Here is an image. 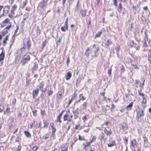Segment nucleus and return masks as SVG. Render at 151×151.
<instances>
[{
    "label": "nucleus",
    "mask_w": 151,
    "mask_h": 151,
    "mask_svg": "<svg viewBox=\"0 0 151 151\" xmlns=\"http://www.w3.org/2000/svg\"><path fill=\"white\" fill-rule=\"evenodd\" d=\"M30 59V56L27 55H25L23 57V60L21 62L23 65H24Z\"/></svg>",
    "instance_id": "obj_1"
},
{
    "label": "nucleus",
    "mask_w": 151,
    "mask_h": 151,
    "mask_svg": "<svg viewBox=\"0 0 151 151\" xmlns=\"http://www.w3.org/2000/svg\"><path fill=\"white\" fill-rule=\"evenodd\" d=\"M68 19H66V21L65 22V24L64 25L61 27V30L63 32H65L66 30L68 29Z\"/></svg>",
    "instance_id": "obj_2"
},
{
    "label": "nucleus",
    "mask_w": 151,
    "mask_h": 151,
    "mask_svg": "<svg viewBox=\"0 0 151 151\" xmlns=\"http://www.w3.org/2000/svg\"><path fill=\"white\" fill-rule=\"evenodd\" d=\"M144 116L143 111L141 109H139L137 112V120Z\"/></svg>",
    "instance_id": "obj_3"
},
{
    "label": "nucleus",
    "mask_w": 151,
    "mask_h": 151,
    "mask_svg": "<svg viewBox=\"0 0 151 151\" xmlns=\"http://www.w3.org/2000/svg\"><path fill=\"white\" fill-rule=\"evenodd\" d=\"M95 45L94 44L93 45V47H94L95 50H93L94 53L93 54L92 53V56H96V52L98 51V47L97 46H96L95 47Z\"/></svg>",
    "instance_id": "obj_4"
},
{
    "label": "nucleus",
    "mask_w": 151,
    "mask_h": 151,
    "mask_svg": "<svg viewBox=\"0 0 151 151\" xmlns=\"http://www.w3.org/2000/svg\"><path fill=\"white\" fill-rule=\"evenodd\" d=\"M70 127V125H69L68 126V123H67L64 124L63 127V129L64 130L67 132L69 130Z\"/></svg>",
    "instance_id": "obj_5"
},
{
    "label": "nucleus",
    "mask_w": 151,
    "mask_h": 151,
    "mask_svg": "<svg viewBox=\"0 0 151 151\" xmlns=\"http://www.w3.org/2000/svg\"><path fill=\"white\" fill-rule=\"evenodd\" d=\"M71 76V73L69 72H68L65 76V78L66 80H69Z\"/></svg>",
    "instance_id": "obj_6"
},
{
    "label": "nucleus",
    "mask_w": 151,
    "mask_h": 151,
    "mask_svg": "<svg viewBox=\"0 0 151 151\" xmlns=\"http://www.w3.org/2000/svg\"><path fill=\"white\" fill-rule=\"evenodd\" d=\"M17 8V6L15 5H14L12 8V9L11 11V14L13 15L14 14V11L16 10Z\"/></svg>",
    "instance_id": "obj_7"
},
{
    "label": "nucleus",
    "mask_w": 151,
    "mask_h": 151,
    "mask_svg": "<svg viewBox=\"0 0 151 151\" xmlns=\"http://www.w3.org/2000/svg\"><path fill=\"white\" fill-rule=\"evenodd\" d=\"M64 121L68 120L69 121H71L70 118V116L67 115H65L63 118Z\"/></svg>",
    "instance_id": "obj_8"
},
{
    "label": "nucleus",
    "mask_w": 151,
    "mask_h": 151,
    "mask_svg": "<svg viewBox=\"0 0 151 151\" xmlns=\"http://www.w3.org/2000/svg\"><path fill=\"white\" fill-rule=\"evenodd\" d=\"M38 92V90H34L33 91L32 95L34 98H35L37 95Z\"/></svg>",
    "instance_id": "obj_9"
},
{
    "label": "nucleus",
    "mask_w": 151,
    "mask_h": 151,
    "mask_svg": "<svg viewBox=\"0 0 151 151\" xmlns=\"http://www.w3.org/2000/svg\"><path fill=\"white\" fill-rule=\"evenodd\" d=\"M133 104V103L132 102H131V103H130L126 107V109L127 110H129L131 109V108Z\"/></svg>",
    "instance_id": "obj_10"
},
{
    "label": "nucleus",
    "mask_w": 151,
    "mask_h": 151,
    "mask_svg": "<svg viewBox=\"0 0 151 151\" xmlns=\"http://www.w3.org/2000/svg\"><path fill=\"white\" fill-rule=\"evenodd\" d=\"M122 129L123 130H126L127 129V127L125 123H123L122 125Z\"/></svg>",
    "instance_id": "obj_11"
},
{
    "label": "nucleus",
    "mask_w": 151,
    "mask_h": 151,
    "mask_svg": "<svg viewBox=\"0 0 151 151\" xmlns=\"http://www.w3.org/2000/svg\"><path fill=\"white\" fill-rule=\"evenodd\" d=\"M136 143V141L135 140H133L131 142V146L134 147Z\"/></svg>",
    "instance_id": "obj_12"
},
{
    "label": "nucleus",
    "mask_w": 151,
    "mask_h": 151,
    "mask_svg": "<svg viewBox=\"0 0 151 151\" xmlns=\"http://www.w3.org/2000/svg\"><path fill=\"white\" fill-rule=\"evenodd\" d=\"M115 145V142L114 141H113L111 142V143L110 144H108V146L109 147H111L114 146Z\"/></svg>",
    "instance_id": "obj_13"
},
{
    "label": "nucleus",
    "mask_w": 151,
    "mask_h": 151,
    "mask_svg": "<svg viewBox=\"0 0 151 151\" xmlns=\"http://www.w3.org/2000/svg\"><path fill=\"white\" fill-rule=\"evenodd\" d=\"M44 84V82L43 81H42L39 84V87L40 89V90H42V88L43 87Z\"/></svg>",
    "instance_id": "obj_14"
},
{
    "label": "nucleus",
    "mask_w": 151,
    "mask_h": 151,
    "mask_svg": "<svg viewBox=\"0 0 151 151\" xmlns=\"http://www.w3.org/2000/svg\"><path fill=\"white\" fill-rule=\"evenodd\" d=\"M112 43V42L111 40H108L105 43V45L106 46H108L110 45Z\"/></svg>",
    "instance_id": "obj_15"
},
{
    "label": "nucleus",
    "mask_w": 151,
    "mask_h": 151,
    "mask_svg": "<svg viewBox=\"0 0 151 151\" xmlns=\"http://www.w3.org/2000/svg\"><path fill=\"white\" fill-rule=\"evenodd\" d=\"M104 132L106 134V135L107 136L110 135L111 134V131H108L106 128H105L104 130Z\"/></svg>",
    "instance_id": "obj_16"
},
{
    "label": "nucleus",
    "mask_w": 151,
    "mask_h": 151,
    "mask_svg": "<svg viewBox=\"0 0 151 151\" xmlns=\"http://www.w3.org/2000/svg\"><path fill=\"white\" fill-rule=\"evenodd\" d=\"M28 13H25L24 15L23 20L25 21V19L28 18Z\"/></svg>",
    "instance_id": "obj_17"
},
{
    "label": "nucleus",
    "mask_w": 151,
    "mask_h": 151,
    "mask_svg": "<svg viewBox=\"0 0 151 151\" xmlns=\"http://www.w3.org/2000/svg\"><path fill=\"white\" fill-rule=\"evenodd\" d=\"M4 58V53L3 52H1L0 54V61H2Z\"/></svg>",
    "instance_id": "obj_18"
},
{
    "label": "nucleus",
    "mask_w": 151,
    "mask_h": 151,
    "mask_svg": "<svg viewBox=\"0 0 151 151\" xmlns=\"http://www.w3.org/2000/svg\"><path fill=\"white\" fill-rule=\"evenodd\" d=\"M10 108L9 106H7L6 109V111L4 112V114H8L10 112Z\"/></svg>",
    "instance_id": "obj_19"
},
{
    "label": "nucleus",
    "mask_w": 151,
    "mask_h": 151,
    "mask_svg": "<svg viewBox=\"0 0 151 151\" xmlns=\"http://www.w3.org/2000/svg\"><path fill=\"white\" fill-rule=\"evenodd\" d=\"M62 112L60 114H59L57 118V119L56 121L59 122L60 123L61 122V121L60 119V117L62 115Z\"/></svg>",
    "instance_id": "obj_20"
},
{
    "label": "nucleus",
    "mask_w": 151,
    "mask_h": 151,
    "mask_svg": "<svg viewBox=\"0 0 151 151\" xmlns=\"http://www.w3.org/2000/svg\"><path fill=\"white\" fill-rule=\"evenodd\" d=\"M39 5L42 8H43L45 5V1L40 3L39 4Z\"/></svg>",
    "instance_id": "obj_21"
},
{
    "label": "nucleus",
    "mask_w": 151,
    "mask_h": 151,
    "mask_svg": "<svg viewBox=\"0 0 151 151\" xmlns=\"http://www.w3.org/2000/svg\"><path fill=\"white\" fill-rule=\"evenodd\" d=\"M24 133L26 136L28 137H30V133L27 131H25Z\"/></svg>",
    "instance_id": "obj_22"
},
{
    "label": "nucleus",
    "mask_w": 151,
    "mask_h": 151,
    "mask_svg": "<svg viewBox=\"0 0 151 151\" xmlns=\"http://www.w3.org/2000/svg\"><path fill=\"white\" fill-rule=\"evenodd\" d=\"M80 99L78 101H80V100H82L83 101L85 99V98L83 96L82 94H81L79 96Z\"/></svg>",
    "instance_id": "obj_23"
},
{
    "label": "nucleus",
    "mask_w": 151,
    "mask_h": 151,
    "mask_svg": "<svg viewBox=\"0 0 151 151\" xmlns=\"http://www.w3.org/2000/svg\"><path fill=\"white\" fill-rule=\"evenodd\" d=\"M101 33V32H99L95 35V37L96 38L99 37Z\"/></svg>",
    "instance_id": "obj_24"
},
{
    "label": "nucleus",
    "mask_w": 151,
    "mask_h": 151,
    "mask_svg": "<svg viewBox=\"0 0 151 151\" xmlns=\"http://www.w3.org/2000/svg\"><path fill=\"white\" fill-rule=\"evenodd\" d=\"M79 139L80 140H83L85 139V137L84 136L81 137L80 135H78Z\"/></svg>",
    "instance_id": "obj_25"
},
{
    "label": "nucleus",
    "mask_w": 151,
    "mask_h": 151,
    "mask_svg": "<svg viewBox=\"0 0 151 151\" xmlns=\"http://www.w3.org/2000/svg\"><path fill=\"white\" fill-rule=\"evenodd\" d=\"M53 126H54V124H52V133H54L55 132V131H56V129Z\"/></svg>",
    "instance_id": "obj_26"
},
{
    "label": "nucleus",
    "mask_w": 151,
    "mask_h": 151,
    "mask_svg": "<svg viewBox=\"0 0 151 151\" xmlns=\"http://www.w3.org/2000/svg\"><path fill=\"white\" fill-rule=\"evenodd\" d=\"M143 99L142 102V104L143 105V104H145L146 102V99L144 98H143Z\"/></svg>",
    "instance_id": "obj_27"
},
{
    "label": "nucleus",
    "mask_w": 151,
    "mask_h": 151,
    "mask_svg": "<svg viewBox=\"0 0 151 151\" xmlns=\"http://www.w3.org/2000/svg\"><path fill=\"white\" fill-rule=\"evenodd\" d=\"M27 45L28 49H29L31 46V44L30 43V42L29 41H28L27 42Z\"/></svg>",
    "instance_id": "obj_28"
},
{
    "label": "nucleus",
    "mask_w": 151,
    "mask_h": 151,
    "mask_svg": "<svg viewBox=\"0 0 151 151\" xmlns=\"http://www.w3.org/2000/svg\"><path fill=\"white\" fill-rule=\"evenodd\" d=\"M86 102H84L82 104L83 108V109H85L86 107Z\"/></svg>",
    "instance_id": "obj_29"
},
{
    "label": "nucleus",
    "mask_w": 151,
    "mask_h": 151,
    "mask_svg": "<svg viewBox=\"0 0 151 151\" xmlns=\"http://www.w3.org/2000/svg\"><path fill=\"white\" fill-rule=\"evenodd\" d=\"M8 36H6L5 38L4 41L3 43L4 44H5L6 43V41L8 40Z\"/></svg>",
    "instance_id": "obj_30"
},
{
    "label": "nucleus",
    "mask_w": 151,
    "mask_h": 151,
    "mask_svg": "<svg viewBox=\"0 0 151 151\" xmlns=\"http://www.w3.org/2000/svg\"><path fill=\"white\" fill-rule=\"evenodd\" d=\"M62 96V93H60L58 92L57 94V96L58 98H60Z\"/></svg>",
    "instance_id": "obj_31"
},
{
    "label": "nucleus",
    "mask_w": 151,
    "mask_h": 151,
    "mask_svg": "<svg viewBox=\"0 0 151 151\" xmlns=\"http://www.w3.org/2000/svg\"><path fill=\"white\" fill-rule=\"evenodd\" d=\"M38 149L37 146H34L32 148V150L33 151H36Z\"/></svg>",
    "instance_id": "obj_32"
},
{
    "label": "nucleus",
    "mask_w": 151,
    "mask_h": 151,
    "mask_svg": "<svg viewBox=\"0 0 151 151\" xmlns=\"http://www.w3.org/2000/svg\"><path fill=\"white\" fill-rule=\"evenodd\" d=\"M91 143V142H88L86 144V145H84V144H83V145L84 146V147H88Z\"/></svg>",
    "instance_id": "obj_33"
},
{
    "label": "nucleus",
    "mask_w": 151,
    "mask_h": 151,
    "mask_svg": "<svg viewBox=\"0 0 151 151\" xmlns=\"http://www.w3.org/2000/svg\"><path fill=\"white\" fill-rule=\"evenodd\" d=\"M119 49H120V47L119 46H117L115 49V50L116 51V52L117 54H118V53L119 52Z\"/></svg>",
    "instance_id": "obj_34"
},
{
    "label": "nucleus",
    "mask_w": 151,
    "mask_h": 151,
    "mask_svg": "<svg viewBox=\"0 0 151 151\" xmlns=\"http://www.w3.org/2000/svg\"><path fill=\"white\" fill-rule=\"evenodd\" d=\"M81 13L82 14V15L83 16H85L86 15V12L84 11H81Z\"/></svg>",
    "instance_id": "obj_35"
},
{
    "label": "nucleus",
    "mask_w": 151,
    "mask_h": 151,
    "mask_svg": "<svg viewBox=\"0 0 151 151\" xmlns=\"http://www.w3.org/2000/svg\"><path fill=\"white\" fill-rule=\"evenodd\" d=\"M143 138L144 139V142H146L147 141V139L146 136L145 135L143 136Z\"/></svg>",
    "instance_id": "obj_36"
},
{
    "label": "nucleus",
    "mask_w": 151,
    "mask_h": 151,
    "mask_svg": "<svg viewBox=\"0 0 151 151\" xmlns=\"http://www.w3.org/2000/svg\"><path fill=\"white\" fill-rule=\"evenodd\" d=\"M9 20L8 19H6L5 20L3 21V23H7L9 22Z\"/></svg>",
    "instance_id": "obj_37"
},
{
    "label": "nucleus",
    "mask_w": 151,
    "mask_h": 151,
    "mask_svg": "<svg viewBox=\"0 0 151 151\" xmlns=\"http://www.w3.org/2000/svg\"><path fill=\"white\" fill-rule=\"evenodd\" d=\"M111 68H109L108 70V73L109 76H110L111 74Z\"/></svg>",
    "instance_id": "obj_38"
},
{
    "label": "nucleus",
    "mask_w": 151,
    "mask_h": 151,
    "mask_svg": "<svg viewBox=\"0 0 151 151\" xmlns=\"http://www.w3.org/2000/svg\"><path fill=\"white\" fill-rule=\"evenodd\" d=\"M96 139V137H95V136H94L93 137L92 140L90 142H91V143H92L93 141H94Z\"/></svg>",
    "instance_id": "obj_39"
},
{
    "label": "nucleus",
    "mask_w": 151,
    "mask_h": 151,
    "mask_svg": "<svg viewBox=\"0 0 151 151\" xmlns=\"http://www.w3.org/2000/svg\"><path fill=\"white\" fill-rule=\"evenodd\" d=\"M37 33H40V32L39 30V27H37Z\"/></svg>",
    "instance_id": "obj_40"
},
{
    "label": "nucleus",
    "mask_w": 151,
    "mask_h": 151,
    "mask_svg": "<svg viewBox=\"0 0 151 151\" xmlns=\"http://www.w3.org/2000/svg\"><path fill=\"white\" fill-rule=\"evenodd\" d=\"M141 91H139V92H138L139 94L140 95L142 96V98H144V94L143 93H141Z\"/></svg>",
    "instance_id": "obj_41"
},
{
    "label": "nucleus",
    "mask_w": 151,
    "mask_h": 151,
    "mask_svg": "<svg viewBox=\"0 0 151 151\" xmlns=\"http://www.w3.org/2000/svg\"><path fill=\"white\" fill-rule=\"evenodd\" d=\"M21 149V147L20 146H19L17 149V150H16V151H19Z\"/></svg>",
    "instance_id": "obj_42"
},
{
    "label": "nucleus",
    "mask_w": 151,
    "mask_h": 151,
    "mask_svg": "<svg viewBox=\"0 0 151 151\" xmlns=\"http://www.w3.org/2000/svg\"><path fill=\"white\" fill-rule=\"evenodd\" d=\"M52 92L51 91H49L48 92V95L50 96L51 95L52 93Z\"/></svg>",
    "instance_id": "obj_43"
},
{
    "label": "nucleus",
    "mask_w": 151,
    "mask_h": 151,
    "mask_svg": "<svg viewBox=\"0 0 151 151\" xmlns=\"http://www.w3.org/2000/svg\"><path fill=\"white\" fill-rule=\"evenodd\" d=\"M41 115L42 116L44 115L45 114V111H43L42 110H41Z\"/></svg>",
    "instance_id": "obj_44"
},
{
    "label": "nucleus",
    "mask_w": 151,
    "mask_h": 151,
    "mask_svg": "<svg viewBox=\"0 0 151 151\" xmlns=\"http://www.w3.org/2000/svg\"><path fill=\"white\" fill-rule=\"evenodd\" d=\"M48 125V123L47 122H44V127H47Z\"/></svg>",
    "instance_id": "obj_45"
},
{
    "label": "nucleus",
    "mask_w": 151,
    "mask_h": 151,
    "mask_svg": "<svg viewBox=\"0 0 151 151\" xmlns=\"http://www.w3.org/2000/svg\"><path fill=\"white\" fill-rule=\"evenodd\" d=\"M104 136L103 135H102L101 136L99 137V139L101 140L103 139H104Z\"/></svg>",
    "instance_id": "obj_46"
},
{
    "label": "nucleus",
    "mask_w": 151,
    "mask_h": 151,
    "mask_svg": "<svg viewBox=\"0 0 151 151\" xmlns=\"http://www.w3.org/2000/svg\"><path fill=\"white\" fill-rule=\"evenodd\" d=\"M83 120L84 122H85L86 119V116H84L83 118Z\"/></svg>",
    "instance_id": "obj_47"
},
{
    "label": "nucleus",
    "mask_w": 151,
    "mask_h": 151,
    "mask_svg": "<svg viewBox=\"0 0 151 151\" xmlns=\"http://www.w3.org/2000/svg\"><path fill=\"white\" fill-rule=\"evenodd\" d=\"M144 81H143L142 84H141L140 85V87L141 88H141H142L143 87V86L144 85Z\"/></svg>",
    "instance_id": "obj_48"
},
{
    "label": "nucleus",
    "mask_w": 151,
    "mask_h": 151,
    "mask_svg": "<svg viewBox=\"0 0 151 151\" xmlns=\"http://www.w3.org/2000/svg\"><path fill=\"white\" fill-rule=\"evenodd\" d=\"M102 110H103L102 111L105 112H106V109L105 108H103Z\"/></svg>",
    "instance_id": "obj_49"
},
{
    "label": "nucleus",
    "mask_w": 151,
    "mask_h": 151,
    "mask_svg": "<svg viewBox=\"0 0 151 151\" xmlns=\"http://www.w3.org/2000/svg\"><path fill=\"white\" fill-rule=\"evenodd\" d=\"M35 121H34L32 123V124H31L30 127H31V128H32V126L35 123Z\"/></svg>",
    "instance_id": "obj_50"
},
{
    "label": "nucleus",
    "mask_w": 151,
    "mask_h": 151,
    "mask_svg": "<svg viewBox=\"0 0 151 151\" xmlns=\"http://www.w3.org/2000/svg\"><path fill=\"white\" fill-rule=\"evenodd\" d=\"M20 139L18 137H17V138L16 139V141L17 142H18Z\"/></svg>",
    "instance_id": "obj_51"
},
{
    "label": "nucleus",
    "mask_w": 151,
    "mask_h": 151,
    "mask_svg": "<svg viewBox=\"0 0 151 151\" xmlns=\"http://www.w3.org/2000/svg\"><path fill=\"white\" fill-rule=\"evenodd\" d=\"M148 60L151 63V58L150 56H149L148 58Z\"/></svg>",
    "instance_id": "obj_52"
},
{
    "label": "nucleus",
    "mask_w": 151,
    "mask_h": 151,
    "mask_svg": "<svg viewBox=\"0 0 151 151\" xmlns=\"http://www.w3.org/2000/svg\"><path fill=\"white\" fill-rule=\"evenodd\" d=\"M67 150V148L66 147L65 148L63 149H62L61 151H66Z\"/></svg>",
    "instance_id": "obj_53"
},
{
    "label": "nucleus",
    "mask_w": 151,
    "mask_h": 151,
    "mask_svg": "<svg viewBox=\"0 0 151 151\" xmlns=\"http://www.w3.org/2000/svg\"><path fill=\"white\" fill-rule=\"evenodd\" d=\"M147 46V44H146V42H144L143 44V46L144 47H146Z\"/></svg>",
    "instance_id": "obj_54"
},
{
    "label": "nucleus",
    "mask_w": 151,
    "mask_h": 151,
    "mask_svg": "<svg viewBox=\"0 0 151 151\" xmlns=\"http://www.w3.org/2000/svg\"><path fill=\"white\" fill-rule=\"evenodd\" d=\"M11 27V24H10L9 26H7L6 28V29H9Z\"/></svg>",
    "instance_id": "obj_55"
},
{
    "label": "nucleus",
    "mask_w": 151,
    "mask_h": 151,
    "mask_svg": "<svg viewBox=\"0 0 151 151\" xmlns=\"http://www.w3.org/2000/svg\"><path fill=\"white\" fill-rule=\"evenodd\" d=\"M132 65L134 67V68L136 69H138V68L137 67V66L136 65H134L133 64H132Z\"/></svg>",
    "instance_id": "obj_56"
},
{
    "label": "nucleus",
    "mask_w": 151,
    "mask_h": 151,
    "mask_svg": "<svg viewBox=\"0 0 151 151\" xmlns=\"http://www.w3.org/2000/svg\"><path fill=\"white\" fill-rule=\"evenodd\" d=\"M89 130V129L88 128L87 129L84 130V132H88Z\"/></svg>",
    "instance_id": "obj_57"
},
{
    "label": "nucleus",
    "mask_w": 151,
    "mask_h": 151,
    "mask_svg": "<svg viewBox=\"0 0 151 151\" xmlns=\"http://www.w3.org/2000/svg\"><path fill=\"white\" fill-rule=\"evenodd\" d=\"M114 4L115 6H116V0H114Z\"/></svg>",
    "instance_id": "obj_58"
},
{
    "label": "nucleus",
    "mask_w": 151,
    "mask_h": 151,
    "mask_svg": "<svg viewBox=\"0 0 151 151\" xmlns=\"http://www.w3.org/2000/svg\"><path fill=\"white\" fill-rule=\"evenodd\" d=\"M37 112V111L36 110H33L32 111V113L34 114V116H35V114Z\"/></svg>",
    "instance_id": "obj_59"
},
{
    "label": "nucleus",
    "mask_w": 151,
    "mask_h": 151,
    "mask_svg": "<svg viewBox=\"0 0 151 151\" xmlns=\"http://www.w3.org/2000/svg\"><path fill=\"white\" fill-rule=\"evenodd\" d=\"M86 54L87 56H88L89 55V53L88 52L86 51Z\"/></svg>",
    "instance_id": "obj_60"
},
{
    "label": "nucleus",
    "mask_w": 151,
    "mask_h": 151,
    "mask_svg": "<svg viewBox=\"0 0 151 151\" xmlns=\"http://www.w3.org/2000/svg\"><path fill=\"white\" fill-rule=\"evenodd\" d=\"M43 137H44L45 139L46 140L47 139L49 138V137L46 136H43Z\"/></svg>",
    "instance_id": "obj_61"
},
{
    "label": "nucleus",
    "mask_w": 151,
    "mask_h": 151,
    "mask_svg": "<svg viewBox=\"0 0 151 151\" xmlns=\"http://www.w3.org/2000/svg\"><path fill=\"white\" fill-rule=\"evenodd\" d=\"M16 101V99H14L12 102L13 104H14L15 103Z\"/></svg>",
    "instance_id": "obj_62"
},
{
    "label": "nucleus",
    "mask_w": 151,
    "mask_h": 151,
    "mask_svg": "<svg viewBox=\"0 0 151 151\" xmlns=\"http://www.w3.org/2000/svg\"><path fill=\"white\" fill-rule=\"evenodd\" d=\"M74 114H78V111L76 110L75 111H73Z\"/></svg>",
    "instance_id": "obj_63"
},
{
    "label": "nucleus",
    "mask_w": 151,
    "mask_h": 151,
    "mask_svg": "<svg viewBox=\"0 0 151 151\" xmlns=\"http://www.w3.org/2000/svg\"><path fill=\"white\" fill-rule=\"evenodd\" d=\"M143 9L144 10H147V6H145V7H144V8H143Z\"/></svg>",
    "instance_id": "obj_64"
}]
</instances>
